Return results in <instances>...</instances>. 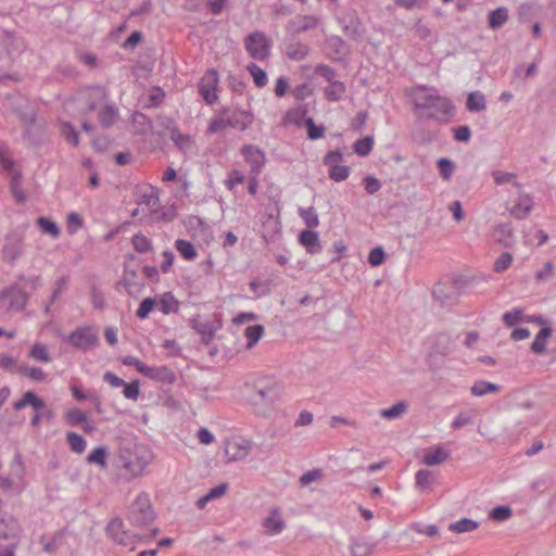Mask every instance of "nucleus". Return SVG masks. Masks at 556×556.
I'll list each match as a JSON object with an SVG mask.
<instances>
[{
  "label": "nucleus",
  "mask_w": 556,
  "mask_h": 556,
  "mask_svg": "<svg viewBox=\"0 0 556 556\" xmlns=\"http://www.w3.org/2000/svg\"><path fill=\"white\" fill-rule=\"evenodd\" d=\"M414 105L416 109L429 110V118L439 123H447L455 113L452 100L441 96L434 87L417 85L414 88Z\"/></svg>",
  "instance_id": "1"
},
{
  "label": "nucleus",
  "mask_w": 556,
  "mask_h": 556,
  "mask_svg": "<svg viewBox=\"0 0 556 556\" xmlns=\"http://www.w3.org/2000/svg\"><path fill=\"white\" fill-rule=\"evenodd\" d=\"M253 119V114L248 111L225 108L211 118L206 128V134H218L227 128H233L243 131L252 125Z\"/></svg>",
  "instance_id": "2"
},
{
  "label": "nucleus",
  "mask_w": 556,
  "mask_h": 556,
  "mask_svg": "<svg viewBox=\"0 0 556 556\" xmlns=\"http://www.w3.org/2000/svg\"><path fill=\"white\" fill-rule=\"evenodd\" d=\"M151 459V452L142 445L121 447L116 465L118 468L125 470L130 477H138L143 473Z\"/></svg>",
  "instance_id": "3"
},
{
  "label": "nucleus",
  "mask_w": 556,
  "mask_h": 556,
  "mask_svg": "<svg viewBox=\"0 0 556 556\" xmlns=\"http://www.w3.org/2000/svg\"><path fill=\"white\" fill-rule=\"evenodd\" d=\"M89 96L88 111L92 112L100 103H105L99 111V123L103 128L111 127L118 117V109L113 103H106L109 97L106 89L99 86L92 87Z\"/></svg>",
  "instance_id": "4"
},
{
  "label": "nucleus",
  "mask_w": 556,
  "mask_h": 556,
  "mask_svg": "<svg viewBox=\"0 0 556 556\" xmlns=\"http://www.w3.org/2000/svg\"><path fill=\"white\" fill-rule=\"evenodd\" d=\"M154 518L155 513L149 494L146 492L139 493L128 508L127 519L135 527H144L151 523Z\"/></svg>",
  "instance_id": "5"
},
{
  "label": "nucleus",
  "mask_w": 556,
  "mask_h": 556,
  "mask_svg": "<svg viewBox=\"0 0 556 556\" xmlns=\"http://www.w3.org/2000/svg\"><path fill=\"white\" fill-rule=\"evenodd\" d=\"M282 393L281 384L274 379L257 381L250 395L253 405L270 406L276 403Z\"/></svg>",
  "instance_id": "6"
},
{
  "label": "nucleus",
  "mask_w": 556,
  "mask_h": 556,
  "mask_svg": "<svg viewBox=\"0 0 556 556\" xmlns=\"http://www.w3.org/2000/svg\"><path fill=\"white\" fill-rule=\"evenodd\" d=\"M29 301L27 291L17 283H13L0 291V312H21Z\"/></svg>",
  "instance_id": "7"
},
{
  "label": "nucleus",
  "mask_w": 556,
  "mask_h": 556,
  "mask_svg": "<svg viewBox=\"0 0 556 556\" xmlns=\"http://www.w3.org/2000/svg\"><path fill=\"white\" fill-rule=\"evenodd\" d=\"M24 475L25 466L23 463V457L21 453L17 451L15 452L13 460L10 465V475L8 477L0 475V489L3 491L16 490L17 493H21L24 489Z\"/></svg>",
  "instance_id": "8"
},
{
  "label": "nucleus",
  "mask_w": 556,
  "mask_h": 556,
  "mask_svg": "<svg viewBox=\"0 0 556 556\" xmlns=\"http://www.w3.org/2000/svg\"><path fill=\"white\" fill-rule=\"evenodd\" d=\"M244 47L252 59L265 61L270 54L271 42L263 31H254L245 37Z\"/></svg>",
  "instance_id": "9"
},
{
  "label": "nucleus",
  "mask_w": 556,
  "mask_h": 556,
  "mask_svg": "<svg viewBox=\"0 0 556 556\" xmlns=\"http://www.w3.org/2000/svg\"><path fill=\"white\" fill-rule=\"evenodd\" d=\"M63 340L78 350L88 351L98 344L99 334L98 330L92 326H80Z\"/></svg>",
  "instance_id": "10"
},
{
  "label": "nucleus",
  "mask_w": 556,
  "mask_h": 556,
  "mask_svg": "<svg viewBox=\"0 0 556 556\" xmlns=\"http://www.w3.org/2000/svg\"><path fill=\"white\" fill-rule=\"evenodd\" d=\"M219 83V76L216 70L210 68L201 77L198 88L206 104H214L217 99V87Z\"/></svg>",
  "instance_id": "11"
},
{
  "label": "nucleus",
  "mask_w": 556,
  "mask_h": 556,
  "mask_svg": "<svg viewBox=\"0 0 556 556\" xmlns=\"http://www.w3.org/2000/svg\"><path fill=\"white\" fill-rule=\"evenodd\" d=\"M343 154L339 151H330L324 157V164L329 167L328 175L333 181L340 182L348 179L351 168L346 165H341Z\"/></svg>",
  "instance_id": "12"
},
{
  "label": "nucleus",
  "mask_w": 556,
  "mask_h": 556,
  "mask_svg": "<svg viewBox=\"0 0 556 556\" xmlns=\"http://www.w3.org/2000/svg\"><path fill=\"white\" fill-rule=\"evenodd\" d=\"M24 251V237L18 232H11L5 236L2 245V258L13 265Z\"/></svg>",
  "instance_id": "13"
},
{
  "label": "nucleus",
  "mask_w": 556,
  "mask_h": 556,
  "mask_svg": "<svg viewBox=\"0 0 556 556\" xmlns=\"http://www.w3.org/2000/svg\"><path fill=\"white\" fill-rule=\"evenodd\" d=\"M241 154L249 164L251 174L260 175L267 162L265 152L255 144H244Z\"/></svg>",
  "instance_id": "14"
},
{
  "label": "nucleus",
  "mask_w": 556,
  "mask_h": 556,
  "mask_svg": "<svg viewBox=\"0 0 556 556\" xmlns=\"http://www.w3.org/2000/svg\"><path fill=\"white\" fill-rule=\"evenodd\" d=\"M252 441L248 439H233L227 442L225 456L229 462H237L245 458L252 450Z\"/></svg>",
  "instance_id": "15"
},
{
  "label": "nucleus",
  "mask_w": 556,
  "mask_h": 556,
  "mask_svg": "<svg viewBox=\"0 0 556 556\" xmlns=\"http://www.w3.org/2000/svg\"><path fill=\"white\" fill-rule=\"evenodd\" d=\"M142 375L151 380L165 384H173L177 380L176 374L167 366L142 367Z\"/></svg>",
  "instance_id": "16"
},
{
  "label": "nucleus",
  "mask_w": 556,
  "mask_h": 556,
  "mask_svg": "<svg viewBox=\"0 0 556 556\" xmlns=\"http://www.w3.org/2000/svg\"><path fill=\"white\" fill-rule=\"evenodd\" d=\"M164 126L169 130L172 141L180 151L186 153L192 149L194 143L192 137L188 134H181L173 119L167 118Z\"/></svg>",
  "instance_id": "17"
},
{
  "label": "nucleus",
  "mask_w": 556,
  "mask_h": 556,
  "mask_svg": "<svg viewBox=\"0 0 556 556\" xmlns=\"http://www.w3.org/2000/svg\"><path fill=\"white\" fill-rule=\"evenodd\" d=\"M533 198L523 192H519L516 203L510 208V215L517 219H525L529 216L533 208Z\"/></svg>",
  "instance_id": "18"
},
{
  "label": "nucleus",
  "mask_w": 556,
  "mask_h": 556,
  "mask_svg": "<svg viewBox=\"0 0 556 556\" xmlns=\"http://www.w3.org/2000/svg\"><path fill=\"white\" fill-rule=\"evenodd\" d=\"M190 327L201 336L202 341L208 343L215 336L217 328L210 320L194 317L189 320Z\"/></svg>",
  "instance_id": "19"
},
{
  "label": "nucleus",
  "mask_w": 556,
  "mask_h": 556,
  "mask_svg": "<svg viewBox=\"0 0 556 556\" xmlns=\"http://www.w3.org/2000/svg\"><path fill=\"white\" fill-rule=\"evenodd\" d=\"M451 457V451L442 445H437L425 451L422 463L426 466H435L443 464Z\"/></svg>",
  "instance_id": "20"
},
{
  "label": "nucleus",
  "mask_w": 556,
  "mask_h": 556,
  "mask_svg": "<svg viewBox=\"0 0 556 556\" xmlns=\"http://www.w3.org/2000/svg\"><path fill=\"white\" fill-rule=\"evenodd\" d=\"M299 242L309 254H318L323 250L319 241V235L313 229L303 230L299 236Z\"/></svg>",
  "instance_id": "21"
},
{
  "label": "nucleus",
  "mask_w": 556,
  "mask_h": 556,
  "mask_svg": "<svg viewBox=\"0 0 556 556\" xmlns=\"http://www.w3.org/2000/svg\"><path fill=\"white\" fill-rule=\"evenodd\" d=\"M64 419L68 426L76 427L80 425L83 430L87 433L93 431V426L88 421L86 414L78 408L67 410Z\"/></svg>",
  "instance_id": "22"
},
{
  "label": "nucleus",
  "mask_w": 556,
  "mask_h": 556,
  "mask_svg": "<svg viewBox=\"0 0 556 556\" xmlns=\"http://www.w3.org/2000/svg\"><path fill=\"white\" fill-rule=\"evenodd\" d=\"M263 527L269 534H279L283 531L286 522L280 515L279 508H274L270 510L269 516L266 517L263 521Z\"/></svg>",
  "instance_id": "23"
},
{
  "label": "nucleus",
  "mask_w": 556,
  "mask_h": 556,
  "mask_svg": "<svg viewBox=\"0 0 556 556\" xmlns=\"http://www.w3.org/2000/svg\"><path fill=\"white\" fill-rule=\"evenodd\" d=\"M26 406H31L34 409L39 410L46 407V403L34 391H27L22 399L13 403L15 410H21Z\"/></svg>",
  "instance_id": "24"
},
{
  "label": "nucleus",
  "mask_w": 556,
  "mask_h": 556,
  "mask_svg": "<svg viewBox=\"0 0 556 556\" xmlns=\"http://www.w3.org/2000/svg\"><path fill=\"white\" fill-rule=\"evenodd\" d=\"M10 176V191L17 204H24L27 200V197L22 187V173L18 170H12V175Z\"/></svg>",
  "instance_id": "25"
},
{
  "label": "nucleus",
  "mask_w": 556,
  "mask_h": 556,
  "mask_svg": "<svg viewBox=\"0 0 556 556\" xmlns=\"http://www.w3.org/2000/svg\"><path fill=\"white\" fill-rule=\"evenodd\" d=\"M286 55L292 61L304 60L309 52V47L301 41H291L286 45Z\"/></svg>",
  "instance_id": "26"
},
{
  "label": "nucleus",
  "mask_w": 556,
  "mask_h": 556,
  "mask_svg": "<svg viewBox=\"0 0 556 556\" xmlns=\"http://www.w3.org/2000/svg\"><path fill=\"white\" fill-rule=\"evenodd\" d=\"M509 12L506 7H498L492 10L488 16V25L491 29L501 28L508 21Z\"/></svg>",
  "instance_id": "27"
},
{
  "label": "nucleus",
  "mask_w": 556,
  "mask_h": 556,
  "mask_svg": "<svg viewBox=\"0 0 556 556\" xmlns=\"http://www.w3.org/2000/svg\"><path fill=\"white\" fill-rule=\"evenodd\" d=\"M494 237L503 247H511L514 244V231L510 224H501L494 229Z\"/></svg>",
  "instance_id": "28"
},
{
  "label": "nucleus",
  "mask_w": 556,
  "mask_h": 556,
  "mask_svg": "<svg viewBox=\"0 0 556 556\" xmlns=\"http://www.w3.org/2000/svg\"><path fill=\"white\" fill-rule=\"evenodd\" d=\"M346 91L345 84L341 80H334L324 89L325 98L330 102H337L341 100Z\"/></svg>",
  "instance_id": "29"
},
{
  "label": "nucleus",
  "mask_w": 556,
  "mask_h": 556,
  "mask_svg": "<svg viewBox=\"0 0 556 556\" xmlns=\"http://www.w3.org/2000/svg\"><path fill=\"white\" fill-rule=\"evenodd\" d=\"M501 390L502 387L500 384L484 380L475 381L470 388V392L473 396H484L490 393H498Z\"/></svg>",
  "instance_id": "30"
},
{
  "label": "nucleus",
  "mask_w": 556,
  "mask_h": 556,
  "mask_svg": "<svg viewBox=\"0 0 556 556\" xmlns=\"http://www.w3.org/2000/svg\"><path fill=\"white\" fill-rule=\"evenodd\" d=\"M466 109L469 112H482L486 109V100L481 91H472L468 93Z\"/></svg>",
  "instance_id": "31"
},
{
  "label": "nucleus",
  "mask_w": 556,
  "mask_h": 556,
  "mask_svg": "<svg viewBox=\"0 0 556 556\" xmlns=\"http://www.w3.org/2000/svg\"><path fill=\"white\" fill-rule=\"evenodd\" d=\"M68 283L67 276H61L55 280L54 289L51 294L50 300L45 304L43 312L46 315H49L51 312L52 304L59 299L63 291L66 290Z\"/></svg>",
  "instance_id": "32"
},
{
  "label": "nucleus",
  "mask_w": 556,
  "mask_h": 556,
  "mask_svg": "<svg viewBox=\"0 0 556 556\" xmlns=\"http://www.w3.org/2000/svg\"><path fill=\"white\" fill-rule=\"evenodd\" d=\"M552 330L549 327L542 328L535 336L531 351L535 354H542L546 350L547 339L551 337Z\"/></svg>",
  "instance_id": "33"
},
{
  "label": "nucleus",
  "mask_w": 556,
  "mask_h": 556,
  "mask_svg": "<svg viewBox=\"0 0 556 556\" xmlns=\"http://www.w3.org/2000/svg\"><path fill=\"white\" fill-rule=\"evenodd\" d=\"M175 248L186 261H194L198 256L197 249L188 240L177 239L175 241Z\"/></svg>",
  "instance_id": "34"
},
{
  "label": "nucleus",
  "mask_w": 556,
  "mask_h": 556,
  "mask_svg": "<svg viewBox=\"0 0 556 556\" xmlns=\"http://www.w3.org/2000/svg\"><path fill=\"white\" fill-rule=\"evenodd\" d=\"M160 311L167 315L169 313H176L179 309V302L170 292L162 294L159 301Z\"/></svg>",
  "instance_id": "35"
},
{
  "label": "nucleus",
  "mask_w": 556,
  "mask_h": 556,
  "mask_svg": "<svg viewBox=\"0 0 556 556\" xmlns=\"http://www.w3.org/2000/svg\"><path fill=\"white\" fill-rule=\"evenodd\" d=\"M66 441L72 452L76 454H83L86 450L87 442L83 435L76 432H67Z\"/></svg>",
  "instance_id": "36"
},
{
  "label": "nucleus",
  "mask_w": 556,
  "mask_h": 556,
  "mask_svg": "<svg viewBox=\"0 0 556 556\" xmlns=\"http://www.w3.org/2000/svg\"><path fill=\"white\" fill-rule=\"evenodd\" d=\"M247 71L253 77V81L256 87L263 88L267 85V83H268L267 74L257 64H255V63L248 64Z\"/></svg>",
  "instance_id": "37"
},
{
  "label": "nucleus",
  "mask_w": 556,
  "mask_h": 556,
  "mask_svg": "<svg viewBox=\"0 0 556 556\" xmlns=\"http://www.w3.org/2000/svg\"><path fill=\"white\" fill-rule=\"evenodd\" d=\"M264 327L262 325L249 326L244 330V337L247 339V349H252L263 337Z\"/></svg>",
  "instance_id": "38"
},
{
  "label": "nucleus",
  "mask_w": 556,
  "mask_h": 556,
  "mask_svg": "<svg viewBox=\"0 0 556 556\" xmlns=\"http://www.w3.org/2000/svg\"><path fill=\"white\" fill-rule=\"evenodd\" d=\"M28 355L33 359L41 363H50L52 361L47 345L42 343L33 344L31 348L29 349Z\"/></svg>",
  "instance_id": "39"
},
{
  "label": "nucleus",
  "mask_w": 556,
  "mask_h": 556,
  "mask_svg": "<svg viewBox=\"0 0 556 556\" xmlns=\"http://www.w3.org/2000/svg\"><path fill=\"white\" fill-rule=\"evenodd\" d=\"M318 17L314 15H304L298 18V21L293 22L295 25L294 31L296 34L304 33L309 29H314L318 25Z\"/></svg>",
  "instance_id": "40"
},
{
  "label": "nucleus",
  "mask_w": 556,
  "mask_h": 556,
  "mask_svg": "<svg viewBox=\"0 0 556 556\" xmlns=\"http://www.w3.org/2000/svg\"><path fill=\"white\" fill-rule=\"evenodd\" d=\"M299 215L309 229H314L319 225L318 215L313 206L299 207Z\"/></svg>",
  "instance_id": "41"
},
{
  "label": "nucleus",
  "mask_w": 556,
  "mask_h": 556,
  "mask_svg": "<svg viewBox=\"0 0 556 556\" xmlns=\"http://www.w3.org/2000/svg\"><path fill=\"white\" fill-rule=\"evenodd\" d=\"M437 165L442 179L450 181L456 169L455 163L447 157H441L438 160Z\"/></svg>",
  "instance_id": "42"
},
{
  "label": "nucleus",
  "mask_w": 556,
  "mask_h": 556,
  "mask_svg": "<svg viewBox=\"0 0 556 556\" xmlns=\"http://www.w3.org/2000/svg\"><path fill=\"white\" fill-rule=\"evenodd\" d=\"M374 148V138L366 136L358 139L353 144L354 152L359 156H367Z\"/></svg>",
  "instance_id": "43"
},
{
  "label": "nucleus",
  "mask_w": 556,
  "mask_h": 556,
  "mask_svg": "<svg viewBox=\"0 0 556 556\" xmlns=\"http://www.w3.org/2000/svg\"><path fill=\"white\" fill-rule=\"evenodd\" d=\"M61 135L74 147L79 144V136L74 126L70 122H61L60 124Z\"/></svg>",
  "instance_id": "44"
},
{
  "label": "nucleus",
  "mask_w": 556,
  "mask_h": 556,
  "mask_svg": "<svg viewBox=\"0 0 556 556\" xmlns=\"http://www.w3.org/2000/svg\"><path fill=\"white\" fill-rule=\"evenodd\" d=\"M37 225L42 232L50 235L53 239L60 237V228L53 220L47 217H39L37 219Z\"/></svg>",
  "instance_id": "45"
},
{
  "label": "nucleus",
  "mask_w": 556,
  "mask_h": 556,
  "mask_svg": "<svg viewBox=\"0 0 556 556\" xmlns=\"http://www.w3.org/2000/svg\"><path fill=\"white\" fill-rule=\"evenodd\" d=\"M477 528H478V522L472 519H468V518H463L456 522L451 523L448 527V529L451 531L456 532V533L471 532V531L476 530Z\"/></svg>",
  "instance_id": "46"
},
{
  "label": "nucleus",
  "mask_w": 556,
  "mask_h": 556,
  "mask_svg": "<svg viewBox=\"0 0 556 556\" xmlns=\"http://www.w3.org/2000/svg\"><path fill=\"white\" fill-rule=\"evenodd\" d=\"M0 167L10 175H12V170H15L14 161L7 144H0Z\"/></svg>",
  "instance_id": "47"
},
{
  "label": "nucleus",
  "mask_w": 556,
  "mask_h": 556,
  "mask_svg": "<svg viewBox=\"0 0 556 556\" xmlns=\"http://www.w3.org/2000/svg\"><path fill=\"white\" fill-rule=\"evenodd\" d=\"M372 549L374 545L366 540H355L351 545L352 556H368Z\"/></svg>",
  "instance_id": "48"
},
{
  "label": "nucleus",
  "mask_w": 556,
  "mask_h": 556,
  "mask_svg": "<svg viewBox=\"0 0 556 556\" xmlns=\"http://www.w3.org/2000/svg\"><path fill=\"white\" fill-rule=\"evenodd\" d=\"M131 244L138 253H146L152 250L151 240L142 233H136L131 238Z\"/></svg>",
  "instance_id": "49"
},
{
  "label": "nucleus",
  "mask_w": 556,
  "mask_h": 556,
  "mask_svg": "<svg viewBox=\"0 0 556 556\" xmlns=\"http://www.w3.org/2000/svg\"><path fill=\"white\" fill-rule=\"evenodd\" d=\"M89 464H97L101 468L106 467V448L104 446H98L93 448L87 456Z\"/></svg>",
  "instance_id": "50"
},
{
  "label": "nucleus",
  "mask_w": 556,
  "mask_h": 556,
  "mask_svg": "<svg viewBox=\"0 0 556 556\" xmlns=\"http://www.w3.org/2000/svg\"><path fill=\"white\" fill-rule=\"evenodd\" d=\"M492 177L496 185H504L508 182H514V185L521 189V184L516 180V175L514 173L504 172V170H494L492 173Z\"/></svg>",
  "instance_id": "51"
},
{
  "label": "nucleus",
  "mask_w": 556,
  "mask_h": 556,
  "mask_svg": "<svg viewBox=\"0 0 556 556\" xmlns=\"http://www.w3.org/2000/svg\"><path fill=\"white\" fill-rule=\"evenodd\" d=\"M156 306V301L155 299L153 298H144L137 312H136V316L139 318V319H146L149 317L150 313L155 308Z\"/></svg>",
  "instance_id": "52"
},
{
  "label": "nucleus",
  "mask_w": 556,
  "mask_h": 556,
  "mask_svg": "<svg viewBox=\"0 0 556 556\" xmlns=\"http://www.w3.org/2000/svg\"><path fill=\"white\" fill-rule=\"evenodd\" d=\"M406 408H407V405L404 402H399V403L394 404L393 406H391L390 408L382 409L380 413V416L382 418L389 419V420L396 419L402 414L405 413Z\"/></svg>",
  "instance_id": "53"
},
{
  "label": "nucleus",
  "mask_w": 556,
  "mask_h": 556,
  "mask_svg": "<svg viewBox=\"0 0 556 556\" xmlns=\"http://www.w3.org/2000/svg\"><path fill=\"white\" fill-rule=\"evenodd\" d=\"M113 541L118 545H123L132 549L138 541V536L129 530H124Z\"/></svg>",
  "instance_id": "54"
},
{
  "label": "nucleus",
  "mask_w": 556,
  "mask_h": 556,
  "mask_svg": "<svg viewBox=\"0 0 556 556\" xmlns=\"http://www.w3.org/2000/svg\"><path fill=\"white\" fill-rule=\"evenodd\" d=\"M124 530H126L125 525L119 517H115V518L111 519L105 528L106 534L112 540L117 538L119 535V533L123 532Z\"/></svg>",
  "instance_id": "55"
},
{
  "label": "nucleus",
  "mask_w": 556,
  "mask_h": 556,
  "mask_svg": "<svg viewBox=\"0 0 556 556\" xmlns=\"http://www.w3.org/2000/svg\"><path fill=\"white\" fill-rule=\"evenodd\" d=\"M20 372L37 382L43 381L47 377L46 372L40 367L24 366L20 369Z\"/></svg>",
  "instance_id": "56"
},
{
  "label": "nucleus",
  "mask_w": 556,
  "mask_h": 556,
  "mask_svg": "<svg viewBox=\"0 0 556 556\" xmlns=\"http://www.w3.org/2000/svg\"><path fill=\"white\" fill-rule=\"evenodd\" d=\"M67 230L71 235L76 233L83 226V217L77 212H71L67 215Z\"/></svg>",
  "instance_id": "57"
},
{
  "label": "nucleus",
  "mask_w": 556,
  "mask_h": 556,
  "mask_svg": "<svg viewBox=\"0 0 556 556\" xmlns=\"http://www.w3.org/2000/svg\"><path fill=\"white\" fill-rule=\"evenodd\" d=\"M416 485L420 489H428L432 483V472L427 469H420L415 475Z\"/></svg>",
  "instance_id": "58"
},
{
  "label": "nucleus",
  "mask_w": 556,
  "mask_h": 556,
  "mask_svg": "<svg viewBox=\"0 0 556 556\" xmlns=\"http://www.w3.org/2000/svg\"><path fill=\"white\" fill-rule=\"evenodd\" d=\"M307 137L311 140H317L324 137L325 127L323 125H316L312 118L306 121Z\"/></svg>",
  "instance_id": "59"
},
{
  "label": "nucleus",
  "mask_w": 556,
  "mask_h": 556,
  "mask_svg": "<svg viewBox=\"0 0 556 556\" xmlns=\"http://www.w3.org/2000/svg\"><path fill=\"white\" fill-rule=\"evenodd\" d=\"M511 515L513 510L508 506H496L490 513V517L495 521H505L509 519Z\"/></svg>",
  "instance_id": "60"
},
{
  "label": "nucleus",
  "mask_w": 556,
  "mask_h": 556,
  "mask_svg": "<svg viewBox=\"0 0 556 556\" xmlns=\"http://www.w3.org/2000/svg\"><path fill=\"white\" fill-rule=\"evenodd\" d=\"M123 394L126 399L137 401L140 395V384L138 380L131 381L123 386Z\"/></svg>",
  "instance_id": "61"
},
{
  "label": "nucleus",
  "mask_w": 556,
  "mask_h": 556,
  "mask_svg": "<svg viewBox=\"0 0 556 556\" xmlns=\"http://www.w3.org/2000/svg\"><path fill=\"white\" fill-rule=\"evenodd\" d=\"M511 262L513 255L504 252L496 258L493 269L495 273H503L511 265Z\"/></svg>",
  "instance_id": "62"
},
{
  "label": "nucleus",
  "mask_w": 556,
  "mask_h": 556,
  "mask_svg": "<svg viewBox=\"0 0 556 556\" xmlns=\"http://www.w3.org/2000/svg\"><path fill=\"white\" fill-rule=\"evenodd\" d=\"M386 260V252L381 247H376L370 250L368 255V263L374 266H380Z\"/></svg>",
  "instance_id": "63"
},
{
  "label": "nucleus",
  "mask_w": 556,
  "mask_h": 556,
  "mask_svg": "<svg viewBox=\"0 0 556 556\" xmlns=\"http://www.w3.org/2000/svg\"><path fill=\"white\" fill-rule=\"evenodd\" d=\"M315 74L323 77L328 83L337 80L336 79V76H337L336 71L327 64H318L315 67Z\"/></svg>",
  "instance_id": "64"
}]
</instances>
